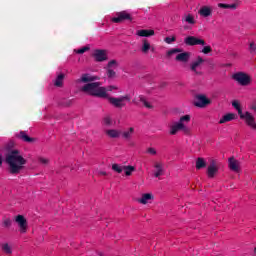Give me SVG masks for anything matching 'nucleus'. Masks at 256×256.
<instances>
[{
    "instance_id": "nucleus-1",
    "label": "nucleus",
    "mask_w": 256,
    "mask_h": 256,
    "mask_svg": "<svg viewBox=\"0 0 256 256\" xmlns=\"http://www.w3.org/2000/svg\"><path fill=\"white\" fill-rule=\"evenodd\" d=\"M82 93L90 95L91 97H98L99 99H107L113 107L116 109H123L127 103L131 102V96L126 94L120 97H111L107 93V88L101 86V82H91L85 84L81 88Z\"/></svg>"
},
{
    "instance_id": "nucleus-2",
    "label": "nucleus",
    "mask_w": 256,
    "mask_h": 256,
    "mask_svg": "<svg viewBox=\"0 0 256 256\" xmlns=\"http://www.w3.org/2000/svg\"><path fill=\"white\" fill-rule=\"evenodd\" d=\"M5 161L8 165V171L11 175H19L23 171L27 160L21 156L19 150H12L6 154Z\"/></svg>"
},
{
    "instance_id": "nucleus-3",
    "label": "nucleus",
    "mask_w": 256,
    "mask_h": 256,
    "mask_svg": "<svg viewBox=\"0 0 256 256\" xmlns=\"http://www.w3.org/2000/svg\"><path fill=\"white\" fill-rule=\"evenodd\" d=\"M232 79L237 81L239 85L242 87H247V85H251V76L245 72H236L232 75Z\"/></svg>"
},
{
    "instance_id": "nucleus-4",
    "label": "nucleus",
    "mask_w": 256,
    "mask_h": 256,
    "mask_svg": "<svg viewBox=\"0 0 256 256\" xmlns=\"http://www.w3.org/2000/svg\"><path fill=\"white\" fill-rule=\"evenodd\" d=\"M193 104L195 107H199L200 109H203L207 107V105H211V100L203 94H198L196 95V98Z\"/></svg>"
},
{
    "instance_id": "nucleus-5",
    "label": "nucleus",
    "mask_w": 256,
    "mask_h": 256,
    "mask_svg": "<svg viewBox=\"0 0 256 256\" xmlns=\"http://www.w3.org/2000/svg\"><path fill=\"white\" fill-rule=\"evenodd\" d=\"M118 67L119 63H117V60H111L108 62L105 67L108 79H113L116 77L117 73L115 72V69H117Z\"/></svg>"
},
{
    "instance_id": "nucleus-6",
    "label": "nucleus",
    "mask_w": 256,
    "mask_h": 256,
    "mask_svg": "<svg viewBox=\"0 0 256 256\" xmlns=\"http://www.w3.org/2000/svg\"><path fill=\"white\" fill-rule=\"evenodd\" d=\"M240 119L245 121L246 125L253 129V131H256L255 116H253V114H251L250 112L242 113Z\"/></svg>"
},
{
    "instance_id": "nucleus-7",
    "label": "nucleus",
    "mask_w": 256,
    "mask_h": 256,
    "mask_svg": "<svg viewBox=\"0 0 256 256\" xmlns=\"http://www.w3.org/2000/svg\"><path fill=\"white\" fill-rule=\"evenodd\" d=\"M123 21H133L131 14L127 11H121L116 13V17L112 18V23H123Z\"/></svg>"
},
{
    "instance_id": "nucleus-8",
    "label": "nucleus",
    "mask_w": 256,
    "mask_h": 256,
    "mask_svg": "<svg viewBox=\"0 0 256 256\" xmlns=\"http://www.w3.org/2000/svg\"><path fill=\"white\" fill-rule=\"evenodd\" d=\"M185 45L189 47H195V45H202L205 47V40L201 38H197L195 36H188L184 39Z\"/></svg>"
},
{
    "instance_id": "nucleus-9",
    "label": "nucleus",
    "mask_w": 256,
    "mask_h": 256,
    "mask_svg": "<svg viewBox=\"0 0 256 256\" xmlns=\"http://www.w3.org/2000/svg\"><path fill=\"white\" fill-rule=\"evenodd\" d=\"M217 173H219V163H217V160H211L207 168V176L209 179H213Z\"/></svg>"
},
{
    "instance_id": "nucleus-10",
    "label": "nucleus",
    "mask_w": 256,
    "mask_h": 256,
    "mask_svg": "<svg viewBox=\"0 0 256 256\" xmlns=\"http://www.w3.org/2000/svg\"><path fill=\"white\" fill-rule=\"evenodd\" d=\"M15 221L20 229V233H27L28 224L25 216L19 214L15 217Z\"/></svg>"
},
{
    "instance_id": "nucleus-11",
    "label": "nucleus",
    "mask_w": 256,
    "mask_h": 256,
    "mask_svg": "<svg viewBox=\"0 0 256 256\" xmlns=\"http://www.w3.org/2000/svg\"><path fill=\"white\" fill-rule=\"evenodd\" d=\"M94 81H99V76H94L89 73L82 74V76L77 80V83H94Z\"/></svg>"
},
{
    "instance_id": "nucleus-12",
    "label": "nucleus",
    "mask_w": 256,
    "mask_h": 256,
    "mask_svg": "<svg viewBox=\"0 0 256 256\" xmlns=\"http://www.w3.org/2000/svg\"><path fill=\"white\" fill-rule=\"evenodd\" d=\"M228 167L231 171H234V173H239V171H241V162L231 157L228 159Z\"/></svg>"
},
{
    "instance_id": "nucleus-13",
    "label": "nucleus",
    "mask_w": 256,
    "mask_h": 256,
    "mask_svg": "<svg viewBox=\"0 0 256 256\" xmlns=\"http://www.w3.org/2000/svg\"><path fill=\"white\" fill-rule=\"evenodd\" d=\"M93 57L97 63H103V61H107V51L99 49L95 50Z\"/></svg>"
},
{
    "instance_id": "nucleus-14",
    "label": "nucleus",
    "mask_w": 256,
    "mask_h": 256,
    "mask_svg": "<svg viewBox=\"0 0 256 256\" xmlns=\"http://www.w3.org/2000/svg\"><path fill=\"white\" fill-rule=\"evenodd\" d=\"M17 138L24 141V143H35V138L27 135L26 131H20L19 134H17Z\"/></svg>"
},
{
    "instance_id": "nucleus-15",
    "label": "nucleus",
    "mask_w": 256,
    "mask_h": 256,
    "mask_svg": "<svg viewBox=\"0 0 256 256\" xmlns=\"http://www.w3.org/2000/svg\"><path fill=\"white\" fill-rule=\"evenodd\" d=\"M204 62L205 60H203L201 56H198L197 60L192 62V64L190 65L191 71H193V73H196V75H200L201 73L197 71V67H199V65H201V63H204Z\"/></svg>"
},
{
    "instance_id": "nucleus-16",
    "label": "nucleus",
    "mask_w": 256,
    "mask_h": 256,
    "mask_svg": "<svg viewBox=\"0 0 256 256\" xmlns=\"http://www.w3.org/2000/svg\"><path fill=\"white\" fill-rule=\"evenodd\" d=\"M137 101H139L140 103H143V105H144V107H146V109H153V105H151L147 101V98L144 95H139L138 99L134 98L133 103H135L137 105Z\"/></svg>"
},
{
    "instance_id": "nucleus-17",
    "label": "nucleus",
    "mask_w": 256,
    "mask_h": 256,
    "mask_svg": "<svg viewBox=\"0 0 256 256\" xmlns=\"http://www.w3.org/2000/svg\"><path fill=\"white\" fill-rule=\"evenodd\" d=\"M189 59H191V52H182L176 56V61L181 63H188Z\"/></svg>"
},
{
    "instance_id": "nucleus-18",
    "label": "nucleus",
    "mask_w": 256,
    "mask_h": 256,
    "mask_svg": "<svg viewBox=\"0 0 256 256\" xmlns=\"http://www.w3.org/2000/svg\"><path fill=\"white\" fill-rule=\"evenodd\" d=\"M198 13L201 15V17H211L213 15V9H211L209 6H203L200 8Z\"/></svg>"
},
{
    "instance_id": "nucleus-19",
    "label": "nucleus",
    "mask_w": 256,
    "mask_h": 256,
    "mask_svg": "<svg viewBox=\"0 0 256 256\" xmlns=\"http://www.w3.org/2000/svg\"><path fill=\"white\" fill-rule=\"evenodd\" d=\"M183 129V124L181 122H174L173 125L170 126V135H177L179 131Z\"/></svg>"
},
{
    "instance_id": "nucleus-20",
    "label": "nucleus",
    "mask_w": 256,
    "mask_h": 256,
    "mask_svg": "<svg viewBox=\"0 0 256 256\" xmlns=\"http://www.w3.org/2000/svg\"><path fill=\"white\" fill-rule=\"evenodd\" d=\"M136 34L138 37H153V35H155V30L142 29L138 30Z\"/></svg>"
},
{
    "instance_id": "nucleus-21",
    "label": "nucleus",
    "mask_w": 256,
    "mask_h": 256,
    "mask_svg": "<svg viewBox=\"0 0 256 256\" xmlns=\"http://www.w3.org/2000/svg\"><path fill=\"white\" fill-rule=\"evenodd\" d=\"M233 119H235V114L228 113L219 120V123L220 125H223V123H229V121H233Z\"/></svg>"
},
{
    "instance_id": "nucleus-22",
    "label": "nucleus",
    "mask_w": 256,
    "mask_h": 256,
    "mask_svg": "<svg viewBox=\"0 0 256 256\" xmlns=\"http://www.w3.org/2000/svg\"><path fill=\"white\" fill-rule=\"evenodd\" d=\"M106 135H108V137L111 139H118V137L121 136V132L119 130L110 129L106 130Z\"/></svg>"
},
{
    "instance_id": "nucleus-23",
    "label": "nucleus",
    "mask_w": 256,
    "mask_h": 256,
    "mask_svg": "<svg viewBox=\"0 0 256 256\" xmlns=\"http://www.w3.org/2000/svg\"><path fill=\"white\" fill-rule=\"evenodd\" d=\"M156 171L154 173V177L158 178L161 177V175H163V164L156 162L154 165Z\"/></svg>"
},
{
    "instance_id": "nucleus-24",
    "label": "nucleus",
    "mask_w": 256,
    "mask_h": 256,
    "mask_svg": "<svg viewBox=\"0 0 256 256\" xmlns=\"http://www.w3.org/2000/svg\"><path fill=\"white\" fill-rule=\"evenodd\" d=\"M205 167H207V162H205L204 158H197L196 160V169L200 170V169H205Z\"/></svg>"
},
{
    "instance_id": "nucleus-25",
    "label": "nucleus",
    "mask_w": 256,
    "mask_h": 256,
    "mask_svg": "<svg viewBox=\"0 0 256 256\" xmlns=\"http://www.w3.org/2000/svg\"><path fill=\"white\" fill-rule=\"evenodd\" d=\"M153 199V195L150 194V193H146V194H143L141 199H139V203H141L142 205H147V201Z\"/></svg>"
},
{
    "instance_id": "nucleus-26",
    "label": "nucleus",
    "mask_w": 256,
    "mask_h": 256,
    "mask_svg": "<svg viewBox=\"0 0 256 256\" xmlns=\"http://www.w3.org/2000/svg\"><path fill=\"white\" fill-rule=\"evenodd\" d=\"M63 79H65V74H59L54 81L55 87H63Z\"/></svg>"
},
{
    "instance_id": "nucleus-27",
    "label": "nucleus",
    "mask_w": 256,
    "mask_h": 256,
    "mask_svg": "<svg viewBox=\"0 0 256 256\" xmlns=\"http://www.w3.org/2000/svg\"><path fill=\"white\" fill-rule=\"evenodd\" d=\"M218 7L220 9H232L233 11H235V9H237V3H234V4L218 3Z\"/></svg>"
},
{
    "instance_id": "nucleus-28",
    "label": "nucleus",
    "mask_w": 256,
    "mask_h": 256,
    "mask_svg": "<svg viewBox=\"0 0 256 256\" xmlns=\"http://www.w3.org/2000/svg\"><path fill=\"white\" fill-rule=\"evenodd\" d=\"M123 171L127 177H131L133 171H135V166H124Z\"/></svg>"
},
{
    "instance_id": "nucleus-29",
    "label": "nucleus",
    "mask_w": 256,
    "mask_h": 256,
    "mask_svg": "<svg viewBox=\"0 0 256 256\" xmlns=\"http://www.w3.org/2000/svg\"><path fill=\"white\" fill-rule=\"evenodd\" d=\"M149 49H151V44L147 39H144L142 44V53H149Z\"/></svg>"
},
{
    "instance_id": "nucleus-30",
    "label": "nucleus",
    "mask_w": 256,
    "mask_h": 256,
    "mask_svg": "<svg viewBox=\"0 0 256 256\" xmlns=\"http://www.w3.org/2000/svg\"><path fill=\"white\" fill-rule=\"evenodd\" d=\"M232 106L234 107V109H236V111H238V115L239 117H241L242 113H243V110L241 109V105L239 104L238 101L234 100L232 102Z\"/></svg>"
},
{
    "instance_id": "nucleus-31",
    "label": "nucleus",
    "mask_w": 256,
    "mask_h": 256,
    "mask_svg": "<svg viewBox=\"0 0 256 256\" xmlns=\"http://www.w3.org/2000/svg\"><path fill=\"white\" fill-rule=\"evenodd\" d=\"M134 131L135 129L133 127H130L129 131L123 132L122 136L124 137V139H131V135H133Z\"/></svg>"
},
{
    "instance_id": "nucleus-32",
    "label": "nucleus",
    "mask_w": 256,
    "mask_h": 256,
    "mask_svg": "<svg viewBox=\"0 0 256 256\" xmlns=\"http://www.w3.org/2000/svg\"><path fill=\"white\" fill-rule=\"evenodd\" d=\"M191 121V116L190 115H184L180 117L178 123H181L182 125H185V123H189Z\"/></svg>"
},
{
    "instance_id": "nucleus-33",
    "label": "nucleus",
    "mask_w": 256,
    "mask_h": 256,
    "mask_svg": "<svg viewBox=\"0 0 256 256\" xmlns=\"http://www.w3.org/2000/svg\"><path fill=\"white\" fill-rule=\"evenodd\" d=\"M124 166H121L119 164H113L112 170L115 171V173H123Z\"/></svg>"
},
{
    "instance_id": "nucleus-34",
    "label": "nucleus",
    "mask_w": 256,
    "mask_h": 256,
    "mask_svg": "<svg viewBox=\"0 0 256 256\" xmlns=\"http://www.w3.org/2000/svg\"><path fill=\"white\" fill-rule=\"evenodd\" d=\"M2 250L4 251V253H6V255H11V253H13V250H11V246H9V244H3L2 245Z\"/></svg>"
},
{
    "instance_id": "nucleus-35",
    "label": "nucleus",
    "mask_w": 256,
    "mask_h": 256,
    "mask_svg": "<svg viewBox=\"0 0 256 256\" xmlns=\"http://www.w3.org/2000/svg\"><path fill=\"white\" fill-rule=\"evenodd\" d=\"M185 21L186 23H189V25H195V18L191 14H188V16H186Z\"/></svg>"
},
{
    "instance_id": "nucleus-36",
    "label": "nucleus",
    "mask_w": 256,
    "mask_h": 256,
    "mask_svg": "<svg viewBox=\"0 0 256 256\" xmlns=\"http://www.w3.org/2000/svg\"><path fill=\"white\" fill-rule=\"evenodd\" d=\"M13 225V221L10 218H5L3 220V227H6V229H9Z\"/></svg>"
},
{
    "instance_id": "nucleus-37",
    "label": "nucleus",
    "mask_w": 256,
    "mask_h": 256,
    "mask_svg": "<svg viewBox=\"0 0 256 256\" xmlns=\"http://www.w3.org/2000/svg\"><path fill=\"white\" fill-rule=\"evenodd\" d=\"M38 163H40V165L47 166V164L49 163V159L40 156L38 157Z\"/></svg>"
},
{
    "instance_id": "nucleus-38",
    "label": "nucleus",
    "mask_w": 256,
    "mask_h": 256,
    "mask_svg": "<svg viewBox=\"0 0 256 256\" xmlns=\"http://www.w3.org/2000/svg\"><path fill=\"white\" fill-rule=\"evenodd\" d=\"M213 51V48H211V46H204L202 49V53H204V55H209V53H211Z\"/></svg>"
},
{
    "instance_id": "nucleus-39",
    "label": "nucleus",
    "mask_w": 256,
    "mask_h": 256,
    "mask_svg": "<svg viewBox=\"0 0 256 256\" xmlns=\"http://www.w3.org/2000/svg\"><path fill=\"white\" fill-rule=\"evenodd\" d=\"M89 49H91L89 46H84L76 50V53H78V55H83V53H86V51H89Z\"/></svg>"
},
{
    "instance_id": "nucleus-40",
    "label": "nucleus",
    "mask_w": 256,
    "mask_h": 256,
    "mask_svg": "<svg viewBox=\"0 0 256 256\" xmlns=\"http://www.w3.org/2000/svg\"><path fill=\"white\" fill-rule=\"evenodd\" d=\"M103 122H104V125H106L107 127H110V125H113V121L109 116L104 117Z\"/></svg>"
},
{
    "instance_id": "nucleus-41",
    "label": "nucleus",
    "mask_w": 256,
    "mask_h": 256,
    "mask_svg": "<svg viewBox=\"0 0 256 256\" xmlns=\"http://www.w3.org/2000/svg\"><path fill=\"white\" fill-rule=\"evenodd\" d=\"M175 53H181V49L179 48H173L167 52L168 57H171V55H175Z\"/></svg>"
},
{
    "instance_id": "nucleus-42",
    "label": "nucleus",
    "mask_w": 256,
    "mask_h": 256,
    "mask_svg": "<svg viewBox=\"0 0 256 256\" xmlns=\"http://www.w3.org/2000/svg\"><path fill=\"white\" fill-rule=\"evenodd\" d=\"M249 50L251 55H255L256 54V45L255 42H251L249 45Z\"/></svg>"
},
{
    "instance_id": "nucleus-43",
    "label": "nucleus",
    "mask_w": 256,
    "mask_h": 256,
    "mask_svg": "<svg viewBox=\"0 0 256 256\" xmlns=\"http://www.w3.org/2000/svg\"><path fill=\"white\" fill-rule=\"evenodd\" d=\"M165 43H167L168 45H171V43H174V41H177V38H175V36L173 37H166L164 39Z\"/></svg>"
},
{
    "instance_id": "nucleus-44",
    "label": "nucleus",
    "mask_w": 256,
    "mask_h": 256,
    "mask_svg": "<svg viewBox=\"0 0 256 256\" xmlns=\"http://www.w3.org/2000/svg\"><path fill=\"white\" fill-rule=\"evenodd\" d=\"M181 131H183L184 135H191V129H189V127L185 126V124H183Z\"/></svg>"
},
{
    "instance_id": "nucleus-45",
    "label": "nucleus",
    "mask_w": 256,
    "mask_h": 256,
    "mask_svg": "<svg viewBox=\"0 0 256 256\" xmlns=\"http://www.w3.org/2000/svg\"><path fill=\"white\" fill-rule=\"evenodd\" d=\"M146 153H148V155H157V150L153 147H149L147 148Z\"/></svg>"
},
{
    "instance_id": "nucleus-46",
    "label": "nucleus",
    "mask_w": 256,
    "mask_h": 256,
    "mask_svg": "<svg viewBox=\"0 0 256 256\" xmlns=\"http://www.w3.org/2000/svg\"><path fill=\"white\" fill-rule=\"evenodd\" d=\"M251 110L256 114V99L252 102Z\"/></svg>"
},
{
    "instance_id": "nucleus-47",
    "label": "nucleus",
    "mask_w": 256,
    "mask_h": 256,
    "mask_svg": "<svg viewBox=\"0 0 256 256\" xmlns=\"http://www.w3.org/2000/svg\"><path fill=\"white\" fill-rule=\"evenodd\" d=\"M1 165H3V156H1V154H0V167H1Z\"/></svg>"
},
{
    "instance_id": "nucleus-48",
    "label": "nucleus",
    "mask_w": 256,
    "mask_h": 256,
    "mask_svg": "<svg viewBox=\"0 0 256 256\" xmlns=\"http://www.w3.org/2000/svg\"><path fill=\"white\" fill-rule=\"evenodd\" d=\"M161 87H167V83L163 82V83L161 84Z\"/></svg>"
},
{
    "instance_id": "nucleus-49",
    "label": "nucleus",
    "mask_w": 256,
    "mask_h": 256,
    "mask_svg": "<svg viewBox=\"0 0 256 256\" xmlns=\"http://www.w3.org/2000/svg\"><path fill=\"white\" fill-rule=\"evenodd\" d=\"M113 89H115V87H113V86L109 87V91H113Z\"/></svg>"
},
{
    "instance_id": "nucleus-50",
    "label": "nucleus",
    "mask_w": 256,
    "mask_h": 256,
    "mask_svg": "<svg viewBox=\"0 0 256 256\" xmlns=\"http://www.w3.org/2000/svg\"><path fill=\"white\" fill-rule=\"evenodd\" d=\"M100 175H107V172L102 171L100 172Z\"/></svg>"
},
{
    "instance_id": "nucleus-51",
    "label": "nucleus",
    "mask_w": 256,
    "mask_h": 256,
    "mask_svg": "<svg viewBox=\"0 0 256 256\" xmlns=\"http://www.w3.org/2000/svg\"><path fill=\"white\" fill-rule=\"evenodd\" d=\"M234 1H239V0H234Z\"/></svg>"
}]
</instances>
